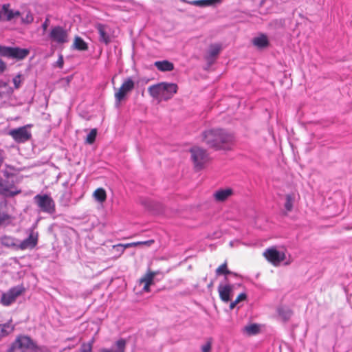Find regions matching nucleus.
<instances>
[{
	"label": "nucleus",
	"instance_id": "nucleus-1",
	"mask_svg": "<svg viewBox=\"0 0 352 352\" xmlns=\"http://www.w3.org/2000/svg\"><path fill=\"white\" fill-rule=\"evenodd\" d=\"M233 140L231 133L221 129H210L203 133V141L216 150L230 149Z\"/></svg>",
	"mask_w": 352,
	"mask_h": 352
},
{
	"label": "nucleus",
	"instance_id": "nucleus-38",
	"mask_svg": "<svg viewBox=\"0 0 352 352\" xmlns=\"http://www.w3.org/2000/svg\"><path fill=\"white\" fill-rule=\"evenodd\" d=\"M292 314V312L289 309L283 310L280 309L279 310V315L283 317L285 319L289 318Z\"/></svg>",
	"mask_w": 352,
	"mask_h": 352
},
{
	"label": "nucleus",
	"instance_id": "nucleus-34",
	"mask_svg": "<svg viewBox=\"0 0 352 352\" xmlns=\"http://www.w3.org/2000/svg\"><path fill=\"white\" fill-rule=\"evenodd\" d=\"M33 21H34V16L30 11H28L25 13V16L21 17V22H22V23H24V24H30L33 22Z\"/></svg>",
	"mask_w": 352,
	"mask_h": 352
},
{
	"label": "nucleus",
	"instance_id": "nucleus-42",
	"mask_svg": "<svg viewBox=\"0 0 352 352\" xmlns=\"http://www.w3.org/2000/svg\"><path fill=\"white\" fill-rule=\"evenodd\" d=\"M50 21L49 18L47 17L45 19V21L43 22V23L42 24V29H43L44 32L47 30L48 26L50 25Z\"/></svg>",
	"mask_w": 352,
	"mask_h": 352
},
{
	"label": "nucleus",
	"instance_id": "nucleus-8",
	"mask_svg": "<svg viewBox=\"0 0 352 352\" xmlns=\"http://www.w3.org/2000/svg\"><path fill=\"white\" fill-rule=\"evenodd\" d=\"M48 37L52 42L58 44H64L69 41L67 31L59 25L54 26L50 29Z\"/></svg>",
	"mask_w": 352,
	"mask_h": 352
},
{
	"label": "nucleus",
	"instance_id": "nucleus-29",
	"mask_svg": "<svg viewBox=\"0 0 352 352\" xmlns=\"http://www.w3.org/2000/svg\"><path fill=\"white\" fill-rule=\"evenodd\" d=\"M124 244H118L112 246L111 252L116 257L120 256L125 250Z\"/></svg>",
	"mask_w": 352,
	"mask_h": 352
},
{
	"label": "nucleus",
	"instance_id": "nucleus-14",
	"mask_svg": "<svg viewBox=\"0 0 352 352\" xmlns=\"http://www.w3.org/2000/svg\"><path fill=\"white\" fill-rule=\"evenodd\" d=\"M98 34H99V41L104 44H108L111 41V34H110V28L103 24H97L96 26Z\"/></svg>",
	"mask_w": 352,
	"mask_h": 352
},
{
	"label": "nucleus",
	"instance_id": "nucleus-5",
	"mask_svg": "<svg viewBox=\"0 0 352 352\" xmlns=\"http://www.w3.org/2000/svg\"><path fill=\"white\" fill-rule=\"evenodd\" d=\"M135 87V82L131 77L125 78L120 87L114 88L116 90L114 94L115 104L118 107L122 101L126 99L127 95L132 91Z\"/></svg>",
	"mask_w": 352,
	"mask_h": 352
},
{
	"label": "nucleus",
	"instance_id": "nucleus-19",
	"mask_svg": "<svg viewBox=\"0 0 352 352\" xmlns=\"http://www.w3.org/2000/svg\"><path fill=\"white\" fill-rule=\"evenodd\" d=\"M232 195V190L230 188L221 189L214 194L215 199L218 201H223Z\"/></svg>",
	"mask_w": 352,
	"mask_h": 352
},
{
	"label": "nucleus",
	"instance_id": "nucleus-48",
	"mask_svg": "<svg viewBox=\"0 0 352 352\" xmlns=\"http://www.w3.org/2000/svg\"><path fill=\"white\" fill-rule=\"evenodd\" d=\"M2 15H3V8L0 10V21L2 19Z\"/></svg>",
	"mask_w": 352,
	"mask_h": 352
},
{
	"label": "nucleus",
	"instance_id": "nucleus-31",
	"mask_svg": "<svg viewBox=\"0 0 352 352\" xmlns=\"http://www.w3.org/2000/svg\"><path fill=\"white\" fill-rule=\"evenodd\" d=\"M244 331L248 335H254L259 331V327L256 324H252L250 325L245 326L244 327Z\"/></svg>",
	"mask_w": 352,
	"mask_h": 352
},
{
	"label": "nucleus",
	"instance_id": "nucleus-37",
	"mask_svg": "<svg viewBox=\"0 0 352 352\" xmlns=\"http://www.w3.org/2000/svg\"><path fill=\"white\" fill-rule=\"evenodd\" d=\"M22 81H23L22 75L19 74L12 79V82L14 83V88L16 89H19L21 85Z\"/></svg>",
	"mask_w": 352,
	"mask_h": 352
},
{
	"label": "nucleus",
	"instance_id": "nucleus-27",
	"mask_svg": "<svg viewBox=\"0 0 352 352\" xmlns=\"http://www.w3.org/2000/svg\"><path fill=\"white\" fill-rule=\"evenodd\" d=\"M14 331V326L10 323L0 324V338L5 337Z\"/></svg>",
	"mask_w": 352,
	"mask_h": 352
},
{
	"label": "nucleus",
	"instance_id": "nucleus-22",
	"mask_svg": "<svg viewBox=\"0 0 352 352\" xmlns=\"http://www.w3.org/2000/svg\"><path fill=\"white\" fill-rule=\"evenodd\" d=\"M2 8L3 14L6 16V21H11L13 18L19 16L21 14L19 11H14L12 10H10L9 4L3 5Z\"/></svg>",
	"mask_w": 352,
	"mask_h": 352
},
{
	"label": "nucleus",
	"instance_id": "nucleus-13",
	"mask_svg": "<svg viewBox=\"0 0 352 352\" xmlns=\"http://www.w3.org/2000/svg\"><path fill=\"white\" fill-rule=\"evenodd\" d=\"M233 292V287L230 284L218 286V292L220 299L224 302H228L231 300V296Z\"/></svg>",
	"mask_w": 352,
	"mask_h": 352
},
{
	"label": "nucleus",
	"instance_id": "nucleus-46",
	"mask_svg": "<svg viewBox=\"0 0 352 352\" xmlns=\"http://www.w3.org/2000/svg\"><path fill=\"white\" fill-rule=\"evenodd\" d=\"M236 305H237V303H235V301L234 300L233 302H232L230 303V308L231 309H233L236 307Z\"/></svg>",
	"mask_w": 352,
	"mask_h": 352
},
{
	"label": "nucleus",
	"instance_id": "nucleus-33",
	"mask_svg": "<svg viewBox=\"0 0 352 352\" xmlns=\"http://www.w3.org/2000/svg\"><path fill=\"white\" fill-rule=\"evenodd\" d=\"M153 243V240L145 241H138V242L126 243V244H124V246L126 247V248H132V247H136V246H138L140 245H150Z\"/></svg>",
	"mask_w": 352,
	"mask_h": 352
},
{
	"label": "nucleus",
	"instance_id": "nucleus-18",
	"mask_svg": "<svg viewBox=\"0 0 352 352\" xmlns=\"http://www.w3.org/2000/svg\"><path fill=\"white\" fill-rule=\"evenodd\" d=\"M0 242L3 245L6 247L19 250V240L13 236L4 235L0 238Z\"/></svg>",
	"mask_w": 352,
	"mask_h": 352
},
{
	"label": "nucleus",
	"instance_id": "nucleus-4",
	"mask_svg": "<svg viewBox=\"0 0 352 352\" xmlns=\"http://www.w3.org/2000/svg\"><path fill=\"white\" fill-rule=\"evenodd\" d=\"M190 152L195 168L197 170L203 169L210 160L207 151L199 146H195L190 148Z\"/></svg>",
	"mask_w": 352,
	"mask_h": 352
},
{
	"label": "nucleus",
	"instance_id": "nucleus-12",
	"mask_svg": "<svg viewBox=\"0 0 352 352\" xmlns=\"http://www.w3.org/2000/svg\"><path fill=\"white\" fill-rule=\"evenodd\" d=\"M160 272L148 270L140 279V283L144 284L143 290L150 292V286L154 283V278L160 274Z\"/></svg>",
	"mask_w": 352,
	"mask_h": 352
},
{
	"label": "nucleus",
	"instance_id": "nucleus-47",
	"mask_svg": "<svg viewBox=\"0 0 352 352\" xmlns=\"http://www.w3.org/2000/svg\"><path fill=\"white\" fill-rule=\"evenodd\" d=\"M71 79H72V76H68L65 78L67 83H69L70 82Z\"/></svg>",
	"mask_w": 352,
	"mask_h": 352
},
{
	"label": "nucleus",
	"instance_id": "nucleus-36",
	"mask_svg": "<svg viewBox=\"0 0 352 352\" xmlns=\"http://www.w3.org/2000/svg\"><path fill=\"white\" fill-rule=\"evenodd\" d=\"M11 47L0 45V56L10 58Z\"/></svg>",
	"mask_w": 352,
	"mask_h": 352
},
{
	"label": "nucleus",
	"instance_id": "nucleus-15",
	"mask_svg": "<svg viewBox=\"0 0 352 352\" xmlns=\"http://www.w3.org/2000/svg\"><path fill=\"white\" fill-rule=\"evenodd\" d=\"M13 188V185L0 178V194L6 196H14L21 192L20 190H14Z\"/></svg>",
	"mask_w": 352,
	"mask_h": 352
},
{
	"label": "nucleus",
	"instance_id": "nucleus-32",
	"mask_svg": "<svg viewBox=\"0 0 352 352\" xmlns=\"http://www.w3.org/2000/svg\"><path fill=\"white\" fill-rule=\"evenodd\" d=\"M94 342V338H93L89 342L82 343L81 344L80 352H93L92 348Z\"/></svg>",
	"mask_w": 352,
	"mask_h": 352
},
{
	"label": "nucleus",
	"instance_id": "nucleus-16",
	"mask_svg": "<svg viewBox=\"0 0 352 352\" xmlns=\"http://www.w3.org/2000/svg\"><path fill=\"white\" fill-rule=\"evenodd\" d=\"M29 53L30 51L28 49L11 47L10 58L16 59L17 60H23Z\"/></svg>",
	"mask_w": 352,
	"mask_h": 352
},
{
	"label": "nucleus",
	"instance_id": "nucleus-41",
	"mask_svg": "<svg viewBox=\"0 0 352 352\" xmlns=\"http://www.w3.org/2000/svg\"><path fill=\"white\" fill-rule=\"evenodd\" d=\"M247 298V295L245 293H241L234 300L235 303H239L241 301L245 300Z\"/></svg>",
	"mask_w": 352,
	"mask_h": 352
},
{
	"label": "nucleus",
	"instance_id": "nucleus-11",
	"mask_svg": "<svg viewBox=\"0 0 352 352\" xmlns=\"http://www.w3.org/2000/svg\"><path fill=\"white\" fill-rule=\"evenodd\" d=\"M38 234L34 229L29 230V236L22 241H19L18 248L20 250L33 249L38 243Z\"/></svg>",
	"mask_w": 352,
	"mask_h": 352
},
{
	"label": "nucleus",
	"instance_id": "nucleus-7",
	"mask_svg": "<svg viewBox=\"0 0 352 352\" xmlns=\"http://www.w3.org/2000/svg\"><path fill=\"white\" fill-rule=\"evenodd\" d=\"M25 292L23 285L12 287L7 292L3 293L1 298V303L4 306H9L15 302L16 299Z\"/></svg>",
	"mask_w": 352,
	"mask_h": 352
},
{
	"label": "nucleus",
	"instance_id": "nucleus-30",
	"mask_svg": "<svg viewBox=\"0 0 352 352\" xmlns=\"http://www.w3.org/2000/svg\"><path fill=\"white\" fill-rule=\"evenodd\" d=\"M294 202V197L293 195L288 194L285 196V208L287 212L292 211Z\"/></svg>",
	"mask_w": 352,
	"mask_h": 352
},
{
	"label": "nucleus",
	"instance_id": "nucleus-43",
	"mask_svg": "<svg viewBox=\"0 0 352 352\" xmlns=\"http://www.w3.org/2000/svg\"><path fill=\"white\" fill-rule=\"evenodd\" d=\"M56 65L59 67V68H62L63 67V64H64V60H63V57L62 55H60L59 57H58V60L56 61Z\"/></svg>",
	"mask_w": 352,
	"mask_h": 352
},
{
	"label": "nucleus",
	"instance_id": "nucleus-10",
	"mask_svg": "<svg viewBox=\"0 0 352 352\" xmlns=\"http://www.w3.org/2000/svg\"><path fill=\"white\" fill-rule=\"evenodd\" d=\"M267 261L275 263H280L285 259V253L279 250L276 247H271L265 250L263 254Z\"/></svg>",
	"mask_w": 352,
	"mask_h": 352
},
{
	"label": "nucleus",
	"instance_id": "nucleus-20",
	"mask_svg": "<svg viewBox=\"0 0 352 352\" xmlns=\"http://www.w3.org/2000/svg\"><path fill=\"white\" fill-rule=\"evenodd\" d=\"M222 50V45L219 43L212 44L208 50V59L215 58Z\"/></svg>",
	"mask_w": 352,
	"mask_h": 352
},
{
	"label": "nucleus",
	"instance_id": "nucleus-25",
	"mask_svg": "<svg viewBox=\"0 0 352 352\" xmlns=\"http://www.w3.org/2000/svg\"><path fill=\"white\" fill-rule=\"evenodd\" d=\"M252 43L255 46L259 48L265 47L268 45L269 43L267 37L264 34H261L257 37H255L252 40Z\"/></svg>",
	"mask_w": 352,
	"mask_h": 352
},
{
	"label": "nucleus",
	"instance_id": "nucleus-28",
	"mask_svg": "<svg viewBox=\"0 0 352 352\" xmlns=\"http://www.w3.org/2000/svg\"><path fill=\"white\" fill-rule=\"evenodd\" d=\"M12 221V217L4 212H0V226H7Z\"/></svg>",
	"mask_w": 352,
	"mask_h": 352
},
{
	"label": "nucleus",
	"instance_id": "nucleus-23",
	"mask_svg": "<svg viewBox=\"0 0 352 352\" xmlns=\"http://www.w3.org/2000/svg\"><path fill=\"white\" fill-rule=\"evenodd\" d=\"M126 342L124 339H120L116 342V349H102L100 352H125Z\"/></svg>",
	"mask_w": 352,
	"mask_h": 352
},
{
	"label": "nucleus",
	"instance_id": "nucleus-24",
	"mask_svg": "<svg viewBox=\"0 0 352 352\" xmlns=\"http://www.w3.org/2000/svg\"><path fill=\"white\" fill-rule=\"evenodd\" d=\"M72 47L74 49L79 51H85L88 49L87 43L80 36H76L74 38Z\"/></svg>",
	"mask_w": 352,
	"mask_h": 352
},
{
	"label": "nucleus",
	"instance_id": "nucleus-6",
	"mask_svg": "<svg viewBox=\"0 0 352 352\" xmlns=\"http://www.w3.org/2000/svg\"><path fill=\"white\" fill-rule=\"evenodd\" d=\"M34 201L41 212L52 214L56 211L54 201L47 194L36 195Z\"/></svg>",
	"mask_w": 352,
	"mask_h": 352
},
{
	"label": "nucleus",
	"instance_id": "nucleus-35",
	"mask_svg": "<svg viewBox=\"0 0 352 352\" xmlns=\"http://www.w3.org/2000/svg\"><path fill=\"white\" fill-rule=\"evenodd\" d=\"M96 135L97 130L96 129H91L87 136L86 142L90 144H93L96 140Z\"/></svg>",
	"mask_w": 352,
	"mask_h": 352
},
{
	"label": "nucleus",
	"instance_id": "nucleus-2",
	"mask_svg": "<svg viewBox=\"0 0 352 352\" xmlns=\"http://www.w3.org/2000/svg\"><path fill=\"white\" fill-rule=\"evenodd\" d=\"M177 85L175 83L160 82L148 88L151 96L160 100L170 99L177 91Z\"/></svg>",
	"mask_w": 352,
	"mask_h": 352
},
{
	"label": "nucleus",
	"instance_id": "nucleus-3",
	"mask_svg": "<svg viewBox=\"0 0 352 352\" xmlns=\"http://www.w3.org/2000/svg\"><path fill=\"white\" fill-rule=\"evenodd\" d=\"M36 343L28 336L20 335L11 344L8 352H36Z\"/></svg>",
	"mask_w": 352,
	"mask_h": 352
},
{
	"label": "nucleus",
	"instance_id": "nucleus-17",
	"mask_svg": "<svg viewBox=\"0 0 352 352\" xmlns=\"http://www.w3.org/2000/svg\"><path fill=\"white\" fill-rule=\"evenodd\" d=\"M13 89L8 82L0 81V100H6L10 98Z\"/></svg>",
	"mask_w": 352,
	"mask_h": 352
},
{
	"label": "nucleus",
	"instance_id": "nucleus-40",
	"mask_svg": "<svg viewBox=\"0 0 352 352\" xmlns=\"http://www.w3.org/2000/svg\"><path fill=\"white\" fill-rule=\"evenodd\" d=\"M212 342L211 340H208L207 342L202 346L201 351L202 352H210L211 350Z\"/></svg>",
	"mask_w": 352,
	"mask_h": 352
},
{
	"label": "nucleus",
	"instance_id": "nucleus-44",
	"mask_svg": "<svg viewBox=\"0 0 352 352\" xmlns=\"http://www.w3.org/2000/svg\"><path fill=\"white\" fill-rule=\"evenodd\" d=\"M6 67V63L3 60H0V74L4 72Z\"/></svg>",
	"mask_w": 352,
	"mask_h": 352
},
{
	"label": "nucleus",
	"instance_id": "nucleus-26",
	"mask_svg": "<svg viewBox=\"0 0 352 352\" xmlns=\"http://www.w3.org/2000/svg\"><path fill=\"white\" fill-rule=\"evenodd\" d=\"M94 199L99 203H103L107 199V194L104 189L102 188H97L93 194Z\"/></svg>",
	"mask_w": 352,
	"mask_h": 352
},
{
	"label": "nucleus",
	"instance_id": "nucleus-39",
	"mask_svg": "<svg viewBox=\"0 0 352 352\" xmlns=\"http://www.w3.org/2000/svg\"><path fill=\"white\" fill-rule=\"evenodd\" d=\"M217 273L218 274H227L230 273V271L227 269V265H219L217 269Z\"/></svg>",
	"mask_w": 352,
	"mask_h": 352
},
{
	"label": "nucleus",
	"instance_id": "nucleus-45",
	"mask_svg": "<svg viewBox=\"0 0 352 352\" xmlns=\"http://www.w3.org/2000/svg\"><path fill=\"white\" fill-rule=\"evenodd\" d=\"M63 197H66V201L65 202V204H68L69 201H70V195L69 194H67V192H65L64 195H63Z\"/></svg>",
	"mask_w": 352,
	"mask_h": 352
},
{
	"label": "nucleus",
	"instance_id": "nucleus-21",
	"mask_svg": "<svg viewBox=\"0 0 352 352\" xmlns=\"http://www.w3.org/2000/svg\"><path fill=\"white\" fill-rule=\"evenodd\" d=\"M154 65L161 72H170L174 69L173 64L168 60L156 61Z\"/></svg>",
	"mask_w": 352,
	"mask_h": 352
},
{
	"label": "nucleus",
	"instance_id": "nucleus-9",
	"mask_svg": "<svg viewBox=\"0 0 352 352\" xmlns=\"http://www.w3.org/2000/svg\"><path fill=\"white\" fill-rule=\"evenodd\" d=\"M28 126H24L12 129L9 131V135L18 143L25 142L32 137L31 132L28 130Z\"/></svg>",
	"mask_w": 352,
	"mask_h": 352
}]
</instances>
